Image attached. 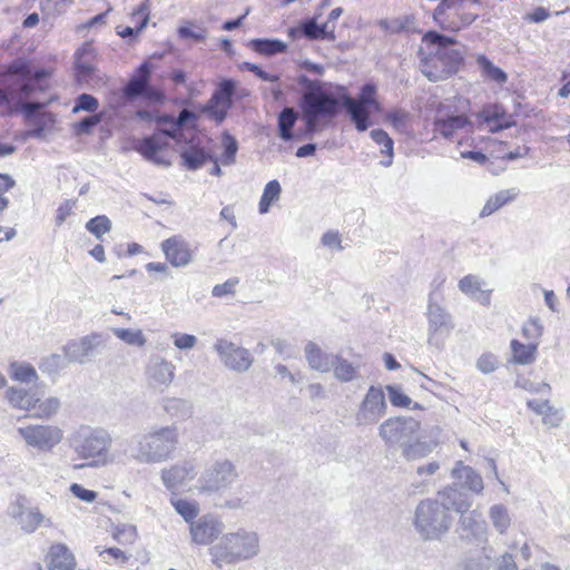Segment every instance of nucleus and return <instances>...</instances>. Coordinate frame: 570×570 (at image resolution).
<instances>
[{"label":"nucleus","instance_id":"6e6d98bb","mask_svg":"<svg viewBox=\"0 0 570 570\" xmlns=\"http://www.w3.org/2000/svg\"><path fill=\"white\" fill-rule=\"evenodd\" d=\"M173 505L178 514H180L186 522H194L193 520L198 514V507L196 503H193L190 501L178 499L173 502Z\"/></svg>","mask_w":570,"mask_h":570},{"label":"nucleus","instance_id":"4468645a","mask_svg":"<svg viewBox=\"0 0 570 570\" xmlns=\"http://www.w3.org/2000/svg\"><path fill=\"white\" fill-rule=\"evenodd\" d=\"M27 445L39 451H51L62 440V431L53 425H28L18 428Z\"/></svg>","mask_w":570,"mask_h":570},{"label":"nucleus","instance_id":"20e7f679","mask_svg":"<svg viewBox=\"0 0 570 570\" xmlns=\"http://www.w3.org/2000/svg\"><path fill=\"white\" fill-rule=\"evenodd\" d=\"M379 436L387 446H397L406 461L426 458L439 445V440L424 435L421 422L412 416H392L379 426Z\"/></svg>","mask_w":570,"mask_h":570},{"label":"nucleus","instance_id":"cd10ccee","mask_svg":"<svg viewBox=\"0 0 570 570\" xmlns=\"http://www.w3.org/2000/svg\"><path fill=\"white\" fill-rule=\"evenodd\" d=\"M48 567L50 570H75L76 558L65 543H55L48 552Z\"/></svg>","mask_w":570,"mask_h":570},{"label":"nucleus","instance_id":"4be33fe9","mask_svg":"<svg viewBox=\"0 0 570 570\" xmlns=\"http://www.w3.org/2000/svg\"><path fill=\"white\" fill-rule=\"evenodd\" d=\"M11 514L24 533H33L42 524L47 528L52 525V521L47 519L38 508L28 509L19 501L12 507Z\"/></svg>","mask_w":570,"mask_h":570},{"label":"nucleus","instance_id":"c85d7f7f","mask_svg":"<svg viewBox=\"0 0 570 570\" xmlns=\"http://www.w3.org/2000/svg\"><path fill=\"white\" fill-rule=\"evenodd\" d=\"M494 559L493 549L483 547L481 551L465 554L458 562L455 570H489Z\"/></svg>","mask_w":570,"mask_h":570},{"label":"nucleus","instance_id":"72a5a7b5","mask_svg":"<svg viewBox=\"0 0 570 570\" xmlns=\"http://www.w3.org/2000/svg\"><path fill=\"white\" fill-rule=\"evenodd\" d=\"M131 20L135 22V27L118 26L116 28L117 35L128 41L135 40L149 21V13L144 4L132 12Z\"/></svg>","mask_w":570,"mask_h":570},{"label":"nucleus","instance_id":"5701e85b","mask_svg":"<svg viewBox=\"0 0 570 570\" xmlns=\"http://www.w3.org/2000/svg\"><path fill=\"white\" fill-rule=\"evenodd\" d=\"M469 128L473 131L472 122L463 114L438 115L433 120V130L445 139H451L459 129Z\"/></svg>","mask_w":570,"mask_h":570},{"label":"nucleus","instance_id":"f03ea898","mask_svg":"<svg viewBox=\"0 0 570 570\" xmlns=\"http://www.w3.org/2000/svg\"><path fill=\"white\" fill-rule=\"evenodd\" d=\"M179 443L176 425L151 428L119 443V456L140 464L163 463L171 459Z\"/></svg>","mask_w":570,"mask_h":570},{"label":"nucleus","instance_id":"052dcab7","mask_svg":"<svg viewBox=\"0 0 570 570\" xmlns=\"http://www.w3.org/2000/svg\"><path fill=\"white\" fill-rule=\"evenodd\" d=\"M164 409L171 415H187L190 410V405L187 401L181 399H168L165 402Z\"/></svg>","mask_w":570,"mask_h":570},{"label":"nucleus","instance_id":"0e129e2a","mask_svg":"<svg viewBox=\"0 0 570 570\" xmlns=\"http://www.w3.org/2000/svg\"><path fill=\"white\" fill-rule=\"evenodd\" d=\"M543 333V326L538 318L529 320L522 327V334L528 340H537Z\"/></svg>","mask_w":570,"mask_h":570},{"label":"nucleus","instance_id":"09e8293b","mask_svg":"<svg viewBox=\"0 0 570 570\" xmlns=\"http://www.w3.org/2000/svg\"><path fill=\"white\" fill-rule=\"evenodd\" d=\"M86 49L78 50L76 53V61H75V72H76V79L79 83L88 82L89 79H91L95 76L96 68L82 60V56L85 53Z\"/></svg>","mask_w":570,"mask_h":570},{"label":"nucleus","instance_id":"1a4fd4ad","mask_svg":"<svg viewBox=\"0 0 570 570\" xmlns=\"http://www.w3.org/2000/svg\"><path fill=\"white\" fill-rule=\"evenodd\" d=\"M342 102L350 120L358 132L366 131L372 125V111L380 112L381 104L376 99L377 87L372 82L362 86L357 99H353L347 89L341 86Z\"/></svg>","mask_w":570,"mask_h":570},{"label":"nucleus","instance_id":"aec40b11","mask_svg":"<svg viewBox=\"0 0 570 570\" xmlns=\"http://www.w3.org/2000/svg\"><path fill=\"white\" fill-rule=\"evenodd\" d=\"M224 525L213 515H203L196 522L190 523L191 540L196 544L207 546L222 532Z\"/></svg>","mask_w":570,"mask_h":570},{"label":"nucleus","instance_id":"58836bf2","mask_svg":"<svg viewBox=\"0 0 570 570\" xmlns=\"http://www.w3.org/2000/svg\"><path fill=\"white\" fill-rule=\"evenodd\" d=\"M183 166L188 170L202 168L212 156L202 147H190L180 154Z\"/></svg>","mask_w":570,"mask_h":570},{"label":"nucleus","instance_id":"e2e57ef3","mask_svg":"<svg viewBox=\"0 0 570 570\" xmlns=\"http://www.w3.org/2000/svg\"><path fill=\"white\" fill-rule=\"evenodd\" d=\"M198 115L195 111L184 108L179 111L178 116L175 117V126L184 130V128L188 126L195 127Z\"/></svg>","mask_w":570,"mask_h":570},{"label":"nucleus","instance_id":"603ef678","mask_svg":"<svg viewBox=\"0 0 570 570\" xmlns=\"http://www.w3.org/2000/svg\"><path fill=\"white\" fill-rule=\"evenodd\" d=\"M112 332L119 340L127 343L128 345L140 347L146 344V337L140 330L117 327L114 328Z\"/></svg>","mask_w":570,"mask_h":570},{"label":"nucleus","instance_id":"13d9d810","mask_svg":"<svg viewBox=\"0 0 570 570\" xmlns=\"http://www.w3.org/2000/svg\"><path fill=\"white\" fill-rule=\"evenodd\" d=\"M390 402L395 407H410L412 400L403 393L402 389L397 385L389 384L385 386Z\"/></svg>","mask_w":570,"mask_h":570},{"label":"nucleus","instance_id":"7c9ffc66","mask_svg":"<svg viewBox=\"0 0 570 570\" xmlns=\"http://www.w3.org/2000/svg\"><path fill=\"white\" fill-rule=\"evenodd\" d=\"M305 356L311 368L327 373L332 371L336 354L323 352L316 343L308 342L305 346Z\"/></svg>","mask_w":570,"mask_h":570},{"label":"nucleus","instance_id":"2f4dec72","mask_svg":"<svg viewBox=\"0 0 570 570\" xmlns=\"http://www.w3.org/2000/svg\"><path fill=\"white\" fill-rule=\"evenodd\" d=\"M519 194L520 190L517 187L499 190L488 198L479 216L484 218L492 215L505 205L513 203Z\"/></svg>","mask_w":570,"mask_h":570},{"label":"nucleus","instance_id":"b1692460","mask_svg":"<svg viewBox=\"0 0 570 570\" xmlns=\"http://www.w3.org/2000/svg\"><path fill=\"white\" fill-rule=\"evenodd\" d=\"M478 117L485 124H493L490 127L491 132H498L515 125L513 117L507 112L501 105H487L478 114Z\"/></svg>","mask_w":570,"mask_h":570},{"label":"nucleus","instance_id":"f704fd0d","mask_svg":"<svg viewBox=\"0 0 570 570\" xmlns=\"http://www.w3.org/2000/svg\"><path fill=\"white\" fill-rule=\"evenodd\" d=\"M483 282L475 275H466L459 282V289L483 305L490 304L491 291L482 289Z\"/></svg>","mask_w":570,"mask_h":570},{"label":"nucleus","instance_id":"37998d69","mask_svg":"<svg viewBox=\"0 0 570 570\" xmlns=\"http://www.w3.org/2000/svg\"><path fill=\"white\" fill-rule=\"evenodd\" d=\"M236 90V83L232 79H224L219 82L217 89L214 91L209 102L213 105H220L232 107L233 96Z\"/></svg>","mask_w":570,"mask_h":570},{"label":"nucleus","instance_id":"de8ad7c7","mask_svg":"<svg viewBox=\"0 0 570 570\" xmlns=\"http://www.w3.org/2000/svg\"><path fill=\"white\" fill-rule=\"evenodd\" d=\"M60 407V401L58 397H48L45 401L36 402L35 409L31 411V416L37 419H49Z\"/></svg>","mask_w":570,"mask_h":570},{"label":"nucleus","instance_id":"473e14b6","mask_svg":"<svg viewBox=\"0 0 570 570\" xmlns=\"http://www.w3.org/2000/svg\"><path fill=\"white\" fill-rule=\"evenodd\" d=\"M6 399L13 409L31 412L36 402H39L36 393L23 387L10 386L6 391Z\"/></svg>","mask_w":570,"mask_h":570},{"label":"nucleus","instance_id":"c756f323","mask_svg":"<svg viewBox=\"0 0 570 570\" xmlns=\"http://www.w3.org/2000/svg\"><path fill=\"white\" fill-rule=\"evenodd\" d=\"M195 476V468L189 462L175 464L169 469L161 471V480L168 490H174L181 485L186 480Z\"/></svg>","mask_w":570,"mask_h":570},{"label":"nucleus","instance_id":"a878e982","mask_svg":"<svg viewBox=\"0 0 570 570\" xmlns=\"http://www.w3.org/2000/svg\"><path fill=\"white\" fill-rule=\"evenodd\" d=\"M161 249L167 261L175 267L186 266L193 259L188 244L175 236L164 240Z\"/></svg>","mask_w":570,"mask_h":570},{"label":"nucleus","instance_id":"79ce46f5","mask_svg":"<svg viewBox=\"0 0 570 570\" xmlns=\"http://www.w3.org/2000/svg\"><path fill=\"white\" fill-rule=\"evenodd\" d=\"M332 371L335 379L342 383H347L358 377V366L354 365L340 354H336L335 356Z\"/></svg>","mask_w":570,"mask_h":570},{"label":"nucleus","instance_id":"ea45409f","mask_svg":"<svg viewBox=\"0 0 570 570\" xmlns=\"http://www.w3.org/2000/svg\"><path fill=\"white\" fill-rule=\"evenodd\" d=\"M9 375L13 381L29 384L38 380V373L36 368L22 361H13L9 365Z\"/></svg>","mask_w":570,"mask_h":570},{"label":"nucleus","instance_id":"f257e3e1","mask_svg":"<svg viewBox=\"0 0 570 570\" xmlns=\"http://www.w3.org/2000/svg\"><path fill=\"white\" fill-rule=\"evenodd\" d=\"M466 497L453 488L440 490L434 498L421 500L414 510L413 527L424 541H439L451 530L453 512H468Z\"/></svg>","mask_w":570,"mask_h":570},{"label":"nucleus","instance_id":"6ab92c4d","mask_svg":"<svg viewBox=\"0 0 570 570\" xmlns=\"http://www.w3.org/2000/svg\"><path fill=\"white\" fill-rule=\"evenodd\" d=\"M168 140H166L160 132H154L153 135L146 136L139 140L135 146V150L138 151L146 160L168 167L170 166V161L159 155L163 150L168 148Z\"/></svg>","mask_w":570,"mask_h":570},{"label":"nucleus","instance_id":"49530a36","mask_svg":"<svg viewBox=\"0 0 570 570\" xmlns=\"http://www.w3.org/2000/svg\"><path fill=\"white\" fill-rule=\"evenodd\" d=\"M476 63L481 68L483 76L488 79L498 83H504L508 80V75L501 68L494 66L484 55H480L476 58Z\"/></svg>","mask_w":570,"mask_h":570},{"label":"nucleus","instance_id":"a19ab883","mask_svg":"<svg viewBox=\"0 0 570 570\" xmlns=\"http://www.w3.org/2000/svg\"><path fill=\"white\" fill-rule=\"evenodd\" d=\"M537 343L523 344L518 340L511 341L513 361L517 364L529 365L534 362L537 355Z\"/></svg>","mask_w":570,"mask_h":570},{"label":"nucleus","instance_id":"8fccbe9b","mask_svg":"<svg viewBox=\"0 0 570 570\" xmlns=\"http://www.w3.org/2000/svg\"><path fill=\"white\" fill-rule=\"evenodd\" d=\"M67 357L66 355L60 354H50L41 358L39 363V368L42 373L47 374H57L60 370L67 366Z\"/></svg>","mask_w":570,"mask_h":570},{"label":"nucleus","instance_id":"bb28decb","mask_svg":"<svg viewBox=\"0 0 570 570\" xmlns=\"http://www.w3.org/2000/svg\"><path fill=\"white\" fill-rule=\"evenodd\" d=\"M443 18L448 21L444 20L443 22L439 16L433 14L434 21L440 26L441 29L456 32L472 24L476 20L478 14L464 11L461 12V10H450L443 12Z\"/></svg>","mask_w":570,"mask_h":570},{"label":"nucleus","instance_id":"6e6552de","mask_svg":"<svg viewBox=\"0 0 570 570\" xmlns=\"http://www.w3.org/2000/svg\"><path fill=\"white\" fill-rule=\"evenodd\" d=\"M258 552L257 533L243 529L223 535L220 541L212 548L213 562L218 567H222V563L230 564L248 560Z\"/></svg>","mask_w":570,"mask_h":570},{"label":"nucleus","instance_id":"864d4df0","mask_svg":"<svg viewBox=\"0 0 570 570\" xmlns=\"http://www.w3.org/2000/svg\"><path fill=\"white\" fill-rule=\"evenodd\" d=\"M86 229L96 238L101 239L102 235L111 229V220L106 215H98L89 219Z\"/></svg>","mask_w":570,"mask_h":570},{"label":"nucleus","instance_id":"3c124183","mask_svg":"<svg viewBox=\"0 0 570 570\" xmlns=\"http://www.w3.org/2000/svg\"><path fill=\"white\" fill-rule=\"evenodd\" d=\"M223 154L222 163L225 166L233 165L235 163L236 154L238 150V142L228 131H225L222 137Z\"/></svg>","mask_w":570,"mask_h":570},{"label":"nucleus","instance_id":"c9c22d12","mask_svg":"<svg viewBox=\"0 0 570 570\" xmlns=\"http://www.w3.org/2000/svg\"><path fill=\"white\" fill-rule=\"evenodd\" d=\"M248 47L256 53L265 57H272L287 51V45L275 38L252 39L248 42Z\"/></svg>","mask_w":570,"mask_h":570},{"label":"nucleus","instance_id":"ddd939ff","mask_svg":"<svg viewBox=\"0 0 570 570\" xmlns=\"http://www.w3.org/2000/svg\"><path fill=\"white\" fill-rule=\"evenodd\" d=\"M214 351L227 368L238 373L247 372L254 362L249 350L226 338H218L214 344Z\"/></svg>","mask_w":570,"mask_h":570},{"label":"nucleus","instance_id":"9d476101","mask_svg":"<svg viewBox=\"0 0 570 570\" xmlns=\"http://www.w3.org/2000/svg\"><path fill=\"white\" fill-rule=\"evenodd\" d=\"M36 94H21L18 104L14 106V114L21 112L27 121L32 122V128L27 131L31 138H43L46 131L50 130L56 124V115L45 111L52 102L58 100L57 95H50L46 100H29Z\"/></svg>","mask_w":570,"mask_h":570},{"label":"nucleus","instance_id":"4c0bfd02","mask_svg":"<svg viewBox=\"0 0 570 570\" xmlns=\"http://www.w3.org/2000/svg\"><path fill=\"white\" fill-rule=\"evenodd\" d=\"M297 118H298L297 112L291 107L284 108L278 114L277 131H278V137L282 140L291 141L294 139L295 135L293 132V129L295 127Z\"/></svg>","mask_w":570,"mask_h":570},{"label":"nucleus","instance_id":"a211bd4d","mask_svg":"<svg viewBox=\"0 0 570 570\" xmlns=\"http://www.w3.org/2000/svg\"><path fill=\"white\" fill-rule=\"evenodd\" d=\"M426 317L429 322L428 332L430 344H432L438 335H449L454 328L451 314L439 303L434 302L432 294L429 295Z\"/></svg>","mask_w":570,"mask_h":570},{"label":"nucleus","instance_id":"e433bc0d","mask_svg":"<svg viewBox=\"0 0 570 570\" xmlns=\"http://www.w3.org/2000/svg\"><path fill=\"white\" fill-rule=\"evenodd\" d=\"M320 14L301 20L295 27L288 29L287 35L292 40L306 38L307 40H318L317 20Z\"/></svg>","mask_w":570,"mask_h":570},{"label":"nucleus","instance_id":"69168bd1","mask_svg":"<svg viewBox=\"0 0 570 570\" xmlns=\"http://www.w3.org/2000/svg\"><path fill=\"white\" fill-rule=\"evenodd\" d=\"M476 367L484 374L494 372L498 367V360L493 354H482L476 362Z\"/></svg>","mask_w":570,"mask_h":570},{"label":"nucleus","instance_id":"338daca9","mask_svg":"<svg viewBox=\"0 0 570 570\" xmlns=\"http://www.w3.org/2000/svg\"><path fill=\"white\" fill-rule=\"evenodd\" d=\"M70 492L79 500L91 503L97 499V492L83 488L81 484L72 483L70 485Z\"/></svg>","mask_w":570,"mask_h":570},{"label":"nucleus","instance_id":"4d7b16f0","mask_svg":"<svg viewBox=\"0 0 570 570\" xmlns=\"http://www.w3.org/2000/svg\"><path fill=\"white\" fill-rule=\"evenodd\" d=\"M439 4L433 11V14L439 16L443 21V12L450 10H463L466 2L479 4L478 0H439ZM445 21H448L445 19Z\"/></svg>","mask_w":570,"mask_h":570},{"label":"nucleus","instance_id":"7ed1b4c3","mask_svg":"<svg viewBox=\"0 0 570 570\" xmlns=\"http://www.w3.org/2000/svg\"><path fill=\"white\" fill-rule=\"evenodd\" d=\"M419 50L420 67L430 81L444 80L456 73L463 65L462 46L453 37L430 30L424 33Z\"/></svg>","mask_w":570,"mask_h":570},{"label":"nucleus","instance_id":"f3484780","mask_svg":"<svg viewBox=\"0 0 570 570\" xmlns=\"http://www.w3.org/2000/svg\"><path fill=\"white\" fill-rule=\"evenodd\" d=\"M102 343V337L98 333L86 335L80 340H71L62 351L69 363L85 364L95 355L97 347Z\"/></svg>","mask_w":570,"mask_h":570},{"label":"nucleus","instance_id":"2eb2a0df","mask_svg":"<svg viewBox=\"0 0 570 570\" xmlns=\"http://www.w3.org/2000/svg\"><path fill=\"white\" fill-rule=\"evenodd\" d=\"M454 482L446 488H453L460 494L466 497L470 508L473 504L471 494H481L484 489L482 476L471 466L458 461L451 471Z\"/></svg>","mask_w":570,"mask_h":570},{"label":"nucleus","instance_id":"774afa93","mask_svg":"<svg viewBox=\"0 0 570 570\" xmlns=\"http://www.w3.org/2000/svg\"><path fill=\"white\" fill-rule=\"evenodd\" d=\"M174 345L179 350H190L196 345L197 338L191 334L175 333L173 334Z\"/></svg>","mask_w":570,"mask_h":570},{"label":"nucleus","instance_id":"393cba45","mask_svg":"<svg viewBox=\"0 0 570 570\" xmlns=\"http://www.w3.org/2000/svg\"><path fill=\"white\" fill-rule=\"evenodd\" d=\"M147 377L154 387L169 386L175 377V365L160 357H155L147 366Z\"/></svg>","mask_w":570,"mask_h":570},{"label":"nucleus","instance_id":"39448f33","mask_svg":"<svg viewBox=\"0 0 570 570\" xmlns=\"http://www.w3.org/2000/svg\"><path fill=\"white\" fill-rule=\"evenodd\" d=\"M51 70L36 68L26 59H16L0 73V107L14 114L21 94H40L49 89Z\"/></svg>","mask_w":570,"mask_h":570},{"label":"nucleus","instance_id":"bf43d9fd","mask_svg":"<svg viewBox=\"0 0 570 570\" xmlns=\"http://www.w3.org/2000/svg\"><path fill=\"white\" fill-rule=\"evenodd\" d=\"M100 121L101 117L98 115L87 116L73 124V132L77 136L89 135Z\"/></svg>","mask_w":570,"mask_h":570},{"label":"nucleus","instance_id":"a18cd8bd","mask_svg":"<svg viewBox=\"0 0 570 570\" xmlns=\"http://www.w3.org/2000/svg\"><path fill=\"white\" fill-rule=\"evenodd\" d=\"M281 191V184L275 179L265 185L258 204V210L261 214L269 212L272 204L279 198Z\"/></svg>","mask_w":570,"mask_h":570},{"label":"nucleus","instance_id":"0eeeda50","mask_svg":"<svg viewBox=\"0 0 570 570\" xmlns=\"http://www.w3.org/2000/svg\"><path fill=\"white\" fill-rule=\"evenodd\" d=\"M112 443L111 434L102 428L80 426L70 438V446L79 459L86 463L75 464L79 470L86 466L96 468L108 462V453Z\"/></svg>","mask_w":570,"mask_h":570},{"label":"nucleus","instance_id":"412c9836","mask_svg":"<svg viewBox=\"0 0 570 570\" xmlns=\"http://www.w3.org/2000/svg\"><path fill=\"white\" fill-rule=\"evenodd\" d=\"M153 65L149 61H144L137 69L136 75L128 81L125 87V95L127 97H147L149 91H155L158 99L161 98V91L149 85Z\"/></svg>","mask_w":570,"mask_h":570},{"label":"nucleus","instance_id":"423d86ee","mask_svg":"<svg viewBox=\"0 0 570 570\" xmlns=\"http://www.w3.org/2000/svg\"><path fill=\"white\" fill-rule=\"evenodd\" d=\"M297 83L303 89L298 101L302 115L322 119L324 125H328L332 119L344 110L341 86H337L336 94L325 91L324 82L309 79L305 75L297 77Z\"/></svg>","mask_w":570,"mask_h":570},{"label":"nucleus","instance_id":"dca6fc26","mask_svg":"<svg viewBox=\"0 0 570 570\" xmlns=\"http://www.w3.org/2000/svg\"><path fill=\"white\" fill-rule=\"evenodd\" d=\"M460 515L455 532L460 540L472 544L488 541V525L476 510L471 512H455Z\"/></svg>","mask_w":570,"mask_h":570},{"label":"nucleus","instance_id":"680f3d73","mask_svg":"<svg viewBox=\"0 0 570 570\" xmlns=\"http://www.w3.org/2000/svg\"><path fill=\"white\" fill-rule=\"evenodd\" d=\"M178 35L181 39H193L198 42L206 39V30L200 27L180 26Z\"/></svg>","mask_w":570,"mask_h":570},{"label":"nucleus","instance_id":"5fc2aeb1","mask_svg":"<svg viewBox=\"0 0 570 570\" xmlns=\"http://www.w3.org/2000/svg\"><path fill=\"white\" fill-rule=\"evenodd\" d=\"M99 107L98 99L89 94H80L75 101V106L72 108L73 114H78L80 111L95 112Z\"/></svg>","mask_w":570,"mask_h":570},{"label":"nucleus","instance_id":"9b49d317","mask_svg":"<svg viewBox=\"0 0 570 570\" xmlns=\"http://www.w3.org/2000/svg\"><path fill=\"white\" fill-rule=\"evenodd\" d=\"M238 473L229 460H217L205 468L197 481V489L203 493H219L229 489L237 480Z\"/></svg>","mask_w":570,"mask_h":570},{"label":"nucleus","instance_id":"f8f14e48","mask_svg":"<svg viewBox=\"0 0 570 570\" xmlns=\"http://www.w3.org/2000/svg\"><path fill=\"white\" fill-rule=\"evenodd\" d=\"M387 411L385 393L382 386L371 385L355 414L357 426L376 424Z\"/></svg>","mask_w":570,"mask_h":570},{"label":"nucleus","instance_id":"c03bdc74","mask_svg":"<svg viewBox=\"0 0 570 570\" xmlns=\"http://www.w3.org/2000/svg\"><path fill=\"white\" fill-rule=\"evenodd\" d=\"M489 518L492 522L493 528L500 534H504L511 524V517L509 510L505 505L501 503L493 504L490 508Z\"/></svg>","mask_w":570,"mask_h":570}]
</instances>
